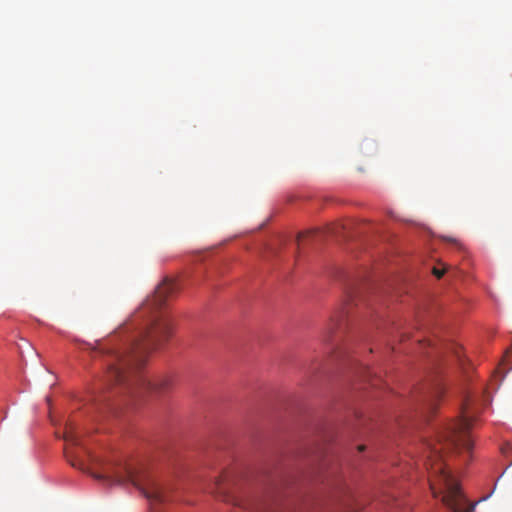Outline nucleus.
<instances>
[{
    "label": "nucleus",
    "instance_id": "0eeeda50",
    "mask_svg": "<svg viewBox=\"0 0 512 512\" xmlns=\"http://www.w3.org/2000/svg\"><path fill=\"white\" fill-rule=\"evenodd\" d=\"M250 508L255 512H269V509L264 504L251 505Z\"/></svg>",
    "mask_w": 512,
    "mask_h": 512
},
{
    "label": "nucleus",
    "instance_id": "f8f14e48",
    "mask_svg": "<svg viewBox=\"0 0 512 512\" xmlns=\"http://www.w3.org/2000/svg\"><path fill=\"white\" fill-rule=\"evenodd\" d=\"M93 476H94L95 478H97V479H101V478H103L101 475H98V474H94Z\"/></svg>",
    "mask_w": 512,
    "mask_h": 512
},
{
    "label": "nucleus",
    "instance_id": "7ed1b4c3",
    "mask_svg": "<svg viewBox=\"0 0 512 512\" xmlns=\"http://www.w3.org/2000/svg\"><path fill=\"white\" fill-rule=\"evenodd\" d=\"M65 440L64 453L67 461L80 470L86 471L85 456L90 457L87 449L82 446L81 435L77 427L73 423H69L65 427L63 434Z\"/></svg>",
    "mask_w": 512,
    "mask_h": 512
},
{
    "label": "nucleus",
    "instance_id": "39448f33",
    "mask_svg": "<svg viewBox=\"0 0 512 512\" xmlns=\"http://www.w3.org/2000/svg\"><path fill=\"white\" fill-rule=\"evenodd\" d=\"M444 393V388L441 384H436L431 390L427 401L429 402L430 409H435L436 401L440 399V397Z\"/></svg>",
    "mask_w": 512,
    "mask_h": 512
},
{
    "label": "nucleus",
    "instance_id": "9b49d317",
    "mask_svg": "<svg viewBox=\"0 0 512 512\" xmlns=\"http://www.w3.org/2000/svg\"><path fill=\"white\" fill-rule=\"evenodd\" d=\"M455 354H456V357L460 360V352H459V350H456Z\"/></svg>",
    "mask_w": 512,
    "mask_h": 512
},
{
    "label": "nucleus",
    "instance_id": "20e7f679",
    "mask_svg": "<svg viewBox=\"0 0 512 512\" xmlns=\"http://www.w3.org/2000/svg\"><path fill=\"white\" fill-rule=\"evenodd\" d=\"M127 480L137 487L148 499L151 509L157 504L167 501L166 489L149 475H137L132 469H126Z\"/></svg>",
    "mask_w": 512,
    "mask_h": 512
},
{
    "label": "nucleus",
    "instance_id": "9d476101",
    "mask_svg": "<svg viewBox=\"0 0 512 512\" xmlns=\"http://www.w3.org/2000/svg\"><path fill=\"white\" fill-rule=\"evenodd\" d=\"M364 449H365V446H364V445H360V446L358 447V450H359L360 452L364 451Z\"/></svg>",
    "mask_w": 512,
    "mask_h": 512
},
{
    "label": "nucleus",
    "instance_id": "f257e3e1",
    "mask_svg": "<svg viewBox=\"0 0 512 512\" xmlns=\"http://www.w3.org/2000/svg\"><path fill=\"white\" fill-rule=\"evenodd\" d=\"M177 284L165 279L160 283L152 297L148 298L139 312L141 323L126 326L120 332L119 343L108 348H101L106 355L107 376L114 383L128 382L139 384L144 389L164 393L172 386L168 376L150 380L137 375V370L144 364L147 355L166 342L172 335V323L169 316L161 311L166 300L177 291Z\"/></svg>",
    "mask_w": 512,
    "mask_h": 512
},
{
    "label": "nucleus",
    "instance_id": "f03ea898",
    "mask_svg": "<svg viewBox=\"0 0 512 512\" xmlns=\"http://www.w3.org/2000/svg\"><path fill=\"white\" fill-rule=\"evenodd\" d=\"M471 420L467 416L448 423L438 433L435 441H426L424 453L430 470V488L434 497L442 496L444 505L452 512H468L473 509L461 492L459 484L446 469L444 454L470 452L473 442L469 435Z\"/></svg>",
    "mask_w": 512,
    "mask_h": 512
},
{
    "label": "nucleus",
    "instance_id": "423d86ee",
    "mask_svg": "<svg viewBox=\"0 0 512 512\" xmlns=\"http://www.w3.org/2000/svg\"><path fill=\"white\" fill-rule=\"evenodd\" d=\"M225 481H226L225 478L222 477L220 480H218L215 483V489H216L215 493H217L225 501H230V500L234 501V498H232V497H230L228 495L227 488H226V485H225Z\"/></svg>",
    "mask_w": 512,
    "mask_h": 512
},
{
    "label": "nucleus",
    "instance_id": "6e6552de",
    "mask_svg": "<svg viewBox=\"0 0 512 512\" xmlns=\"http://www.w3.org/2000/svg\"><path fill=\"white\" fill-rule=\"evenodd\" d=\"M123 480H124V478H123V477H121V476H117V477L109 478V479H108V481H109L110 483H120V482H122Z\"/></svg>",
    "mask_w": 512,
    "mask_h": 512
},
{
    "label": "nucleus",
    "instance_id": "1a4fd4ad",
    "mask_svg": "<svg viewBox=\"0 0 512 512\" xmlns=\"http://www.w3.org/2000/svg\"><path fill=\"white\" fill-rule=\"evenodd\" d=\"M433 274L437 277V278H441L444 274V271L443 270H440V269H437V268H433Z\"/></svg>",
    "mask_w": 512,
    "mask_h": 512
}]
</instances>
